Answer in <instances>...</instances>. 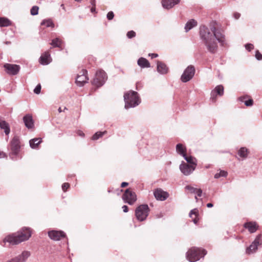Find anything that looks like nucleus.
<instances>
[{
  "label": "nucleus",
  "instance_id": "obj_25",
  "mask_svg": "<svg viewBox=\"0 0 262 262\" xmlns=\"http://www.w3.org/2000/svg\"><path fill=\"white\" fill-rule=\"evenodd\" d=\"M184 159L187 161V162L189 164H190L191 165H194L195 166H196V160L195 158L191 156H187L186 154L183 156Z\"/></svg>",
  "mask_w": 262,
  "mask_h": 262
},
{
  "label": "nucleus",
  "instance_id": "obj_32",
  "mask_svg": "<svg viewBox=\"0 0 262 262\" xmlns=\"http://www.w3.org/2000/svg\"><path fill=\"white\" fill-rule=\"evenodd\" d=\"M106 133V131L97 132L92 137L93 140H97Z\"/></svg>",
  "mask_w": 262,
  "mask_h": 262
},
{
  "label": "nucleus",
  "instance_id": "obj_35",
  "mask_svg": "<svg viewBox=\"0 0 262 262\" xmlns=\"http://www.w3.org/2000/svg\"><path fill=\"white\" fill-rule=\"evenodd\" d=\"M136 33L134 31L131 30L127 32L126 36L128 38L131 39L136 36Z\"/></svg>",
  "mask_w": 262,
  "mask_h": 262
},
{
  "label": "nucleus",
  "instance_id": "obj_39",
  "mask_svg": "<svg viewBox=\"0 0 262 262\" xmlns=\"http://www.w3.org/2000/svg\"><path fill=\"white\" fill-rule=\"evenodd\" d=\"M255 57L256 59L258 60H262V54L259 52L258 50H256L255 51Z\"/></svg>",
  "mask_w": 262,
  "mask_h": 262
},
{
  "label": "nucleus",
  "instance_id": "obj_43",
  "mask_svg": "<svg viewBox=\"0 0 262 262\" xmlns=\"http://www.w3.org/2000/svg\"><path fill=\"white\" fill-rule=\"evenodd\" d=\"M70 184L68 183H64L62 185V189L63 191H66L69 188Z\"/></svg>",
  "mask_w": 262,
  "mask_h": 262
},
{
  "label": "nucleus",
  "instance_id": "obj_2",
  "mask_svg": "<svg viewBox=\"0 0 262 262\" xmlns=\"http://www.w3.org/2000/svg\"><path fill=\"white\" fill-rule=\"evenodd\" d=\"M31 236L30 228L24 227L18 232L6 236L3 241V243L5 244L8 242L10 244L15 245L28 240Z\"/></svg>",
  "mask_w": 262,
  "mask_h": 262
},
{
  "label": "nucleus",
  "instance_id": "obj_11",
  "mask_svg": "<svg viewBox=\"0 0 262 262\" xmlns=\"http://www.w3.org/2000/svg\"><path fill=\"white\" fill-rule=\"evenodd\" d=\"M6 72L10 75H15L17 74L20 70V66L17 64L5 63L4 65Z\"/></svg>",
  "mask_w": 262,
  "mask_h": 262
},
{
  "label": "nucleus",
  "instance_id": "obj_24",
  "mask_svg": "<svg viewBox=\"0 0 262 262\" xmlns=\"http://www.w3.org/2000/svg\"><path fill=\"white\" fill-rule=\"evenodd\" d=\"M0 128L4 130V132L6 135L9 134L10 128L9 124L5 120L0 119Z\"/></svg>",
  "mask_w": 262,
  "mask_h": 262
},
{
  "label": "nucleus",
  "instance_id": "obj_22",
  "mask_svg": "<svg viewBox=\"0 0 262 262\" xmlns=\"http://www.w3.org/2000/svg\"><path fill=\"white\" fill-rule=\"evenodd\" d=\"M137 63L141 68H147L150 67V64L148 60L144 57H140L137 61Z\"/></svg>",
  "mask_w": 262,
  "mask_h": 262
},
{
  "label": "nucleus",
  "instance_id": "obj_50",
  "mask_svg": "<svg viewBox=\"0 0 262 262\" xmlns=\"http://www.w3.org/2000/svg\"><path fill=\"white\" fill-rule=\"evenodd\" d=\"M6 154L3 151H0V158H5L6 157Z\"/></svg>",
  "mask_w": 262,
  "mask_h": 262
},
{
  "label": "nucleus",
  "instance_id": "obj_29",
  "mask_svg": "<svg viewBox=\"0 0 262 262\" xmlns=\"http://www.w3.org/2000/svg\"><path fill=\"white\" fill-rule=\"evenodd\" d=\"M11 25V21L6 17H0V27H8Z\"/></svg>",
  "mask_w": 262,
  "mask_h": 262
},
{
  "label": "nucleus",
  "instance_id": "obj_41",
  "mask_svg": "<svg viewBox=\"0 0 262 262\" xmlns=\"http://www.w3.org/2000/svg\"><path fill=\"white\" fill-rule=\"evenodd\" d=\"M244 103L247 106H251L253 104V101L252 99H249L244 102Z\"/></svg>",
  "mask_w": 262,
  "mask_h": 262
},
{
  "label": "nucleus",
  "instance_id": "obj_21",
  "mask_svg": "<svg viewBox=\"0 0 262 262\" xmlns=\"http://www.w3.org/2000/svg\"><path fill=\"white\" fill-rule=\"evenodd\" d=\"M42 142V139L40 138H35L29 141L30 147L33 149H37L39 145Z\"/></svg>",
  "mask_w": 262,
  "mask_h": 262
},
{
  "label": "nucleus",
  "instance_id": "obj_16",
  "mask_svg": "<svg viewBox=\"0 0 262 262\" xmlns=\"http://www.w3.org/2000/svg\"><path fill=\"white\" fill-rule=\"evenodd\" d=\"M157 72L162 75L166 74L168 72V67L162 61H157Z\"/></svg>",
  "mask_w": 262,
  "mask_h": 262
},
{
  "label": "nucleus",
  "instance_id": "obj_30",
  "mask_svg": "<svg viewBox=\"0 0 262 262\" xmlns=\"http://www.w3.org/2000/svg\"><path fill=\"white\" fill-rule=\"evenodd\" d=\"M224 87L222 85H218L212 90L213 93H215L217 95L222 96L224 94Z\"/></svg>",
  "mask_w": 262,
  "mask_h": 262
},
{
  "label": "nucleus",
  "instance_id": "obj_27",
  "mask_svg": "<svg viewBox=\"0 0 262 262\" xmlns=\"http://www.w3.org/2000/svg\"><path fill=\"white\" fill-rule=\"evenodd\" d=\"M249 150L248 148L245 147H241L238 151V155L244 159H245L247 157L248 155L249 154Z\"/></svg>",
  "mask_w": 262,
  "mask_h": 262
},
{
  "label": "nucleus",
  "instance_id": "obj_33",
  "mask_svg": "<svg viewBox=\"0 0 262 262\" xmlns=\"http://www.w3.org/2000/svg\"><path fill=\"white\" fill-rule=\"evenodd\" d=\"M228 174V173L227 171L225 170H220V172L216 173L214 175V178L215 179H219L220 177H226Z\"/></svg>",
  "mask_w": 262,
  "mask_h": 262
},
{
  "label": "nucleus",
  "instance_id": "obj_63",
  "mask_svg": "<svg viewBox=\"0 0 262 262\" xmlns=\"http://www.w3.org/2000/svg\"><path fill=\"white\" fill-rule=\"evenodd\" d=\"M1 244L3 246H5V245H4V244L3 245L2 243H1Z\"/></svg>",
  "mask_w": 262,
  "mask_h": 262
},
{
  "label": "nucleus",
  "instance_id": "obj_37",
  "mask_svg": "<svg viewBox=\"0 0 262 262\" xmlns=\"http://www.w3.org/2000/svg\"><path fill=\"white\" fill-rule=\"evenodd\" d=\"M41 89V85L40 84H37L34 89V93L36 94H39L40 93Z\"/></svg>",
  "mask_w": 262,
  "mask_h": 262
},
{
  "label": "nucleus",
  "instance_id": "obj_40",
  "mask_svg": "<svg viewBox=\"0 0 262 262\" xmlns=\"http://www.w3.org/2000/svg\"><path fill=\"white\" fill-rule=\"evenodd\" d=\"M245 48L248 51H251L254 48V46L252 43H247L245 45Z\"/></svg>",
  "mask_w": 262,
  "mask_h": 262
},
{
  "label": "nucleus",
  "instance_id": "obj_13",
  "mask_svg": "<svg viewBox=\"0 0 262 262\" xmlns=\"http://www.w3.org/2000/svg\"><path fill=\"white\" fill-rule=\"evenodd\" d=\"M195 167L183 162L180 165V169L184 175L188 176L194 170Z\"/></svg>",
  "mask_w": 262,
  "mask_h": 262
},
{
  "label": "nucleus",
  "instance_id": "obj_17",
  "mask_svg": "<svg viewBox=\"0 0 262 262\" xmlns=\"http://www.w3.org/2000/svg\"><path fill=\"white\" fill-rule=\"evenodd\" d=\"M244 227L247 229L250 233H253L258 229V225L255 222H248L244 224Z\"/></svg>",
  "mask_w": 262,
  "mask_h": 262
},
{
  "label": "nucleus",
  "instance_id": "obj_4",
  "mask_svg": "<svg viewBox=\"0 0 262 262\" xmlns=\"http://www.w3.org/2000/svg\"><path fill=\"white\" fill-rule=\"evenodd\" d=\"M207 254V251L203 249L192 247L186 253L187 259L190 262H195L203 257Z\"/></svg>",
  "mask_w": 262,
  "mask_h": 262
},
{
  "label": "nucleus",
  "instance_id": "obj_7",
  "mask_svg": "<svg viewBox=\"0 0 262 262\" xmlns=\"http://www.w3.org/2000/svg\"><path fill=\"white\" fill-rule=\"evenodd\" d=\"M107 79L106 73L103 70H100L96 72L95 78L92 80V83L96 87L99 88L105 83Z\"/></svg>",
  "mask_w": 262,
  "mask_h": 262
},
{
  "label": "nucleus",
  "instance_id": "obj_38",
  "mask_svg": "<svg viewBox=\"0 0 262 262\" xmlns=\"http://www.w3.org/2000/svg\"><path fill=\"white\" fill-rule=\"evenodd\" d=\"M192 215H195L196 216L198 215V210L197 209H193L190 211L189 213V217H192Z\"/></svg>",
  "mask_w": 262,
  "mask_h": 262
},
{
  "label": "nucleus",
  "instance_id": "obj_12",
  "mask_svg": "<svg viewBox=\"0 0 262 262\" xmlns=\"http://www.w3.org/2000/svg\"><path fill=\"white\" fill-rule=\"evenodd\" d=\"M81 75H78L76 79V83L79 86H82L84 83L88 82L89 78L88 77V71L83 69Z\"/></svg>",
  "mask_w": 262,
  "mask_h": 262
},
{
  "label": "nucleus",
  "instance_id": "obj_48",
  "mask_svg": "<svg viewBox=\"0 0 262 262\" xmlns=\"http://www.w3.org/2000/svg\"><path fill=\"white\" fill-rule=\"evenodd\" d=\"M122 208V209H123V211L124 212L126 213V212H128V208L127 206L123 205Z\"/></svg>",
  "mask_w": 262,
  "mask_h": 262
},
{
  "label": "nucleus",
  "instance_id": "obj_49",
  "mask_svg": "<svg viewBox=\"0 0 262 262\" xmlns=\"http://www.w3.org/2000/svg\"><path fill=\"white\" fill-rule=\"evenodd\" d=\"M149 56L151 57V58H155L158 56V54L156 53H151L149 54Z\"/></svg>",
  "mask_w": 262,
  "mask_h": 262
},
{
  "label": "nucleus",
  "instance_id": "obj_28",
  "mask_svg": "<svg viewBox=\"0 0 262 262\" xmlns=\"http://www.w3.org/2000/svg\"><path fill=\"white\" fill-rule=\"evenodd\" d=\"M176 148L177 152L180 155L184 156L186 154V148L182 144H177Z\"/></svg>",
  "mask_w": 262,
  "mask_h": 262
},
{
  "label": "nucleus",
  "instance_id": "obj_8",
  "mask_svg": "<svg viewBox=\"0 0 262 262\" xmlns=\"http://www.w3.org/2000/svg\"><path fill=\"white\" fill-rule=\"evenodd\" d=\"M195 70L192 65L188 66L184 71L181 77V80L183 82H187L190 80L195 74Z\"/></svg>",
  "mask_w": 262,
  "mask_h": 262
},
{
  "label": "nucleus",
  "instance_id": "obj_44",
  "mask_svg": "<svg viewBox=\"0 0 262 262\" xmlns=\"http://www.w3.org/2000/svg\"><path fill=\"white\" fill-rule=\"evenodd\" d=\"M216 96H217V94L215 93H213V91H212L211 92L210 99H211V100L213 102H215L216 101Z\"/></svg>",
  "mask_w": 262,
  "mask_h": 262
},
{
  "label": "nucleus",
  "instance_id": "obj_58",
  "mask_svg": "<svg viewBox=\"0 0 262 262\" xmlns=\"http://www.w3.org/2000/svg\"><path fill=\"white\" fill-rule=\"evenodd\" d=\"M5 44L7 45H9L11 44V42L9 41H5Z\"/></svg>",
  "mask_w": 262,
  "mask_h": 262
},
{
  "label": "nucleus",
  "instance_id": "obj_31",
  "mask_svg": "<svg viewBox=\"0 0 262 262\" xmlns=\"http://www.w3.org/2000/svg\"><path fill=\"white\" fill-rule=\"evenodd\" d=\"M40 24L42 26H45L46 27L53 28L54 27V24L53 23L52 20L50 19H43L41 21Z\"/></svg>",
  "mask_w": 262,
  "mask_h": 262
},
{
  "label": "nucleus",
  "instance_id": "obj_53",
  "mask_svg": "<svg viewBox=\"0 0 262 262\" xmlns=\"http://www.w3.org/2000/svg\"><path fill=\"white\" fill-rule=\"evenodd\" d=\"M77 134L79 136H81V137H84V134L80 130H78L77 132Z\"/></svg>",
  "mask_w": 262,
  "mask_h": 262
},
{
  "label": "nucleus",
  "instance_id": "obj_47",
  "mask_svg": "<svg viewBox=\"0 0 262 262\" xmlns=\"http://www.w3.org/2000/svg\"><path fill=\"white\" fill-rule=\"evenodd\" d=\"M241 16V14L238 12H235L233 14V17L235 19H238Z\"/></svg>",
  "mask_w": 262,
  "mask_h": 262
},
{
  "label": "nucleus",
  "instance_id": "obj_60",
  "mask_svg": "<svg viewBox=\"0 0 262 262\" xmlns=\"http://www.w3.org/2000/svg\"><path fill=\"white\" fill-rule=\"evenodd\" d=\"M58 111H59V112H62V110H61V107H59V108H58Z\"/></svg>",
  "mask_w": 262,
  "mask_h": 262
},
{
  "label": "nucleus",
  "instance_id": "obj_5",
  "mask_svg": "<svg viewBox=\"0 0 262 262\" xmlns=\"http://www.w3.org/2000/svg\"><path fill=\"white\" fill-rule=\"evenodd\" d=\"M11 151L9 153V157L13 161L18 160V154L20 151V145L18 137L15 136L13 138L10 143Z\"/></svg>",
  "mask_w": 262,
  "mask_h": 262
},
{
  "label": "nucleus",
  "instance_id": "obj_52",
  "mask_svg": "<svg viewBox=\"0 0 262 262\" xmlns=\"http://www.w3.org/2000/svg\"><path fill=\"white\" fill-rule=\"evenodd\" d=\"M96 0H90V3L92 7H96Z\"/></svg>",
  "mask_w": 262,
  "mask_h": 262
},
{
  "label": "nucleus",
  "instance_id": "obj_46",
  "mask_svg": "<svg viewBox=\"0 0 262 262\" xmlns=\"http://www.w3.org/2000/svg\"><path fill=\"white\" fill-rule=\"evenodd\" d=\"M248 97V95H246V96H241V97H239L238 98V100L241 101V102H245V99H246L247 97Z\"/></svg>",
  "mask_w": 262,
  "mask_h": 262
},
{
  "label": "nucleus",
  "instance_id": "obj_59",
  "mask_svg": "<svg viewBox=\"0 0 262 262\" xmlns=\"http://www.w3.org/2000/svg\"><path fill=\"white\" fill-rule=\"evenodd\" d=\"M107 192H108V193H111V192H112V190H111V189H108L107 190Z\"/></svg>",
  "mask_w": 262,
  "mask_h": 262
},
{
  "label": "nucleus",
  "instance_id": "obj_55",
  "mask_svg": "<svg viewBox=\"0 0 262 262\" xmlns=\"http://www.w3.org/2000/svg\"><path fill=\"white\" fill-rule=\"evenodd\" d=\"M207 207L208 208H211V207H212L213 206V205L212 203H209L208 204H207Z\"/></svg>",
  "mask_w": 262,
  "mask_h": 262
},
{
  "label": "nucleus",
  "instance_id": "obj_26",
  "mask_svg": "<svg viewBox=\"0 0 262 262\" xmlns=\"http://www.w3.org/2000/svg\"><path fill=\"white\" fill-rule=\"evenodd\" d=\"M62 43V41L59 37L53 39L50 42V45L53 48H61Z\"/></svg>",
  "mask_w": 262,
  "mask_h": 262
},
{
  "label": "nucleus",
  "instance_id": "obj_61",
  "mask_svg": "<svg viewBox=\"0 0 262 262\" xmlns=\"http://www.w3.org/2000/svg\"><path fill=\"white\" fill-rule=\"evenodd\" d=\"M75 1L76 2H81L82 1V0H75Z\"/></svg>",
  "mask_w": 262,
  "mask_h": 262
},
{
  "label": "nucleus",
  "instance_id": "obj_56",
  "mask_svg": "<svg viewBox=\"0 0 262 262\" xmlns=\"http://www.w3.org/2000/svg\"><path fill=\"white\" fill-rule=\"evenodd\" d=\"M198 220L197 219H194L193 220V222L195 224H196L198 223Z\"/></svg>",
  "mask_w": 262,
  "mask_h": 262
},
{
  "label": "nucleus",
  "instance_id": "obj_3",
  "mask_svg": "<svg viewBox=\"0 0 262 262\" xmlns=\"http://www.w3.org/2000/svg\"><path fill=\"white\" fill-rule=\"evenodd\" d=\"M125 108L128 109L138 106L141 102L138 93L134 91H129L124 94Z\"/></svg>",
  "mask_w": 262,
  "mask_h": 262
},
{
  "label": "nucleus",
  "instance_id": "obj_45",
  "mask_svg": "<svg viewBox=\"0 0 262 262\" xmlns=\"http://www.w3.org/2000/svg\"><path fill=\"white\" fill-rule=\"evenodd\" d=\"M197 196L201 197L202 195V190L200 188H196L195 193Z\"/></svg>",
  "mask_w": 262,
  "mask_h": 262
},
{
  "label": "nucleus",
  "instance_id": "obj_54",
  "mask_svg": "<svg viewBox=\"0 0 262 262\" xmlns=\"http://www.w3.org/2000/svg\"><path fill=\"white\" fill-rule=\"evenodd\" d=\"M91 12L92 13H95L96 12V7H92L91 9Z\"/></svg>",
  "mask_w": 262,
  "mask_h": 262
},
{
  "label": "nucleus",
  "instance_id": "obj_14",
  "mask_svg": "<svg viewBox=\"0 0 262 262\" xmlns=\"http://www.w3.org/2000/svg\"><path fill=\"white\" fill-rule=\"evenodd\" d=\"M49 237L54 241H59L61 237L66 236V233L62 231L51 230L48 232Z\"/></svg>",
  "mask_w": 262,
  "mask_h": 262
},
{
  "label": "nucleus",
  "instance_id": "obj_19",
  "mask_svg": "<svg viewBox=\"0 0 262 262\" xmlns=\"http://www.w3.org/2000/svg\"><path fill=\"white\" fill-rule=\"evenodd\" d=\"M23 121L26 127L28 129L34 127V121L32 116L30 114H27L23 117Z\"/></svg>",
  "mask_w": 262,
  "mask_h": 262
},
{
  "label": "nucleus",
  "instance_id": "obj_20",
  "mask_svg": "<svg viewBox=\"0 0 262 262\" xmlns=\"http://www.w3.org/2000/svg\"><path fill=\"white\" fill-rule=\"evenodd\" d=\"M51 62L50 54L49 52H45L41 55L39 58V62L42 65H48Z\"/></svg>",
  "mask_w": 262,
  "mask_h": 262
},
{
  "label": "nucleus",
  "instance_id": "obj_57",
  "mask_svg": "<svg viewBox=\"0 0 262 262\" xmlns=\"http://www.w3.org/2000/svg\"><path fill=\"white\" fill-rule=\"evenodd\" d=\"M60 6H61V7L62 8V9L64 11H66V8H65V7H64V5H63V4H61Z\"/></svg>",
  "mask_w": 262,
  "mask_h": 262
},
{
  "label": "nucleus",
  "instance_id": "obj_9",
  "mask_svg": "<svg viewBox=\"0 0 262 262\" xmlns=\"http://www.w3.org/2000/svg\"><path fill=\"white\" fill-rule=\"evenodd\" d=\"M261 238V234H259L256 236L254 241L246 248V252L247 254H250L256 251L258 246L261 245L262 244Z\"/></svg>",
  "mask_w": 262,
  "mask_h": 262
},
{
  "label": "nucleus",
  "instance_id": "obj_51",
  "mask_svg": "<svg viewBox=\"0 0 262 262\" xmlns=\"http://www.w3.org/2000/svg\"><path fill=\"white\" fill-rule=\"evenodd\" d=\"M128 185V183L125 182H122L121 183V187L123 188V187H126V186H127Z\"/></svg>",
  "mask_w": 262,
  "mask_h": 262
},
{
  "label": "nucleus",
  "instance_id": "obj_18",
  "mask_svg": "<svg viewBox=\"0 0 262 262\" xmlns=\"http://www.w3.org/2000/svg\"><path fill=\"white\" fill-rule=\"evenodd\" d=\"M180 0H162V5L164 8L170 9L178 4Z\"/></svg>",
  "mask_w": 262,
  "mask_h": 262
},
{
  "label": "nucleus",
  "instance_id": "obj_36",
  "mask_svg": "<svg viewBox=\"0 0 262 262\" xmlns=\"http://www.w3.org/2000/svg\"><path fill=\"white\" fill-rule=\"evenodd\" d=\"M185 189L189 190L191 193H194L196 189V188H194L190 185L186 186Z\"/></svg>",
  "mask_w": 262,
  "mask_h": 262
},
{
  "label": "nucleus",
  "instance_id": "obj_34",
  "mask_svg": "<svg viewBox=\"0 0 262 262\" xmlns=\"http://www.w3.org/2000/svg\"><path fill=\"white\" fill-rule=\"evenodd\" d=\"M39 8L38 6H33L30 10V13L32 15H36L38 13Z\"/></svg>",
  "mask_w": 262,
  "mask_h": 262
},
{
  "label": "nucleus",
  "instance_id": "obj_62",
  "mask_svg": "<svg viewBox=\"0 0 262 262\" xmlns=\"http://www.w3.org/2000/svg\"><path fill=\"white\" fill-rule=\"evenodd\" d=\"M195 200H196V201L198 200L197 196H195Z\"/></svg>",
  "mask_w": 262,
  "mask_h": 262
},
{
  "label": "nucleus",
  "instance_id": "obj_10",
  "mask_svg": "<svg viewBox=\"0 0 262 262\" xmlns=\"http://www.w3.org/2000/svg\"><path fill=\"white\" fill-rule=\"evenodd\" d=\"M122 198L124 203H128L129 205L134 204L137 200L136 193L131 191L129 188L125 191Z\"/></svg>",
  "mask_w": 262,
  "mask_h": 262
},
{
  "label": "nucleus",
  "instance_id": "obj_15",
  "mask_svg": "<svg viewBox=\"0 0 262 262\" xmlns=\"http://www.w3.org/2000/svg\"><path fill=\"white\" fill-rule=\"evenodd\" d=\"M154 196L157 200L163 201L166 200L169 196L168 192L158 188L154 192Z\"/></svg>",
  "mask_w": 262,
  "mask_h": 262
},
{
  "label": "nucleus",
  "instance_id": "obj_1",
  "mask_svg": "<svg viewBox=\"0 0 262 262\" xmlns=\"http://www.w3.org/2000/svg\"><path fill=\"white\" fill-rule=\"evenodd\" d=\"M200 39L205 45L207 51L211 54H215L218 49L216 41L222 47L226 45L225 35L223 31L216 28L214 25H210L209 28L205 25L200 27Z\"/></svg>",
  "mask_w": 262,
  "mask_h": 262
},
{
  "label": "nucleus",
  "instance_id": "obj_42",
  "mask_svg": "<svg viewBox=\"0 0 262 262\" xmlns=\"http://www.w3.org/2000/svg\"><path fill=\"white\" fill-rule=\"evenodd\" d=\"M114 17V14L113 11H110L107 13L106 17L108 20H111L113 19Z\"/></svg>",
  "mask_w": 262,
  "mask_h": 262
},
{
  "label": "nucleus",
  "instance_id": "obj_23",
  "mask_svg": "<svg viewBox=\"0 0 262 262\" xmlns=\"http://www.w3.org/2000/svg\"><path fill=\"white\" fill-rule=\"evenodd\" d=\"M197 26V21L194 19L189 20L185 25V32H187L193 27Z\"/></svg>",
  "mask_w": 262,
  "mask_h": 262
},
{
  "label": "nucleus",
  "instance_id": "obj_6",
  "mask_svg": "<svg viewBox=\"0 0 262 262\" xmlns=\"http://www.w3.org/2000/svg\"><path fill=\"white\" fill-rule=\"evenodd\" d=\"M149 211L150 209L148 205H140L135 210L136 217L139 221L142 222L146 219Z\"/></svg>",
  "mask_w": 262,
  "mask_h": 262
}]
</instances>
